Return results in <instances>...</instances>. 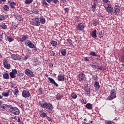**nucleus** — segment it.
Segmentation results:
<instances>
[{
  "label": "nucleus",
  "instance_id": "16",
  "mask_svg": "<svg viewBox=\"0 0 124 124\" xmlns=\"http://www.w3.org/2000/svg\"><path fill=\"white\" fill-rule=\"evenodd\" d=\"M39 21H40V24H42V25L45 24L46 22V20L45 19V18L43 17V16L39 17Z\"/></svg>",
  "mask_w": 124,
  "mask_h": 124
},
{
  "label": "nucleus",
  "instance_id": "20",
  "mask_svg": "<svg viewBox=\"0 0 124 124\" xmlns=\"http://www.w3.org/2000/svg\"><path fill=\"white\" fill-rule=\"evenodd\" d=\"M9 93H10V91H8L7 93L3 92L2 93V95L5 97H7L9 96Z\"/></svg>",
  "mask_w": 124,
  "mask_h": 124
},
{
  "label": "nucleus",
  "instance_id": "41",
  "mask_svg": "<svg viewBox=\"0 0 124 124\" xmlns=\"http://www.w3.org/2000/svg\"><path fill=\"white\" fill-rule=\"evenodd\" d=\"M2 39H3V33H0V42L2 41Z\"/></svg>",
  "mask_w": 124,
  "mask_h": 124
},
{
  "label": "nucleus",
  "instance_id": "62",
  "mask_svg": "<svg viewBox=\"0 0 124 124\" xmlns=\"http://www.w3.org/2000/svg\"><path fill=\"white\" fill-rule=\"evenodd\" d=\"M19 56H17V59L16 60L20 61L22 58L21 57H18Z\"/></svg>",
  "mask_w": 124,
  "mask_h": 124
},
{
  "label": "nucleus",
  "instance_id": "61",
  "mask_svg": "<svg viewBox=\"0 0 124 124\" xmlns=\"http://www.w3.org/2000/svg\"><path fill=\"white\" fill-rule=\"evenodd\" d=\"M17 122L18 123H21V121H20V118L19 117H17Z\"/></svg>",
  "mask_w": 124,
  "mask_h": 124
},
{
  "label": "nucleus",
  "instance_id": "56",
  "mask_svg": "<svg viewBox=\"0 0 124 124\" xmlns=\"http://www.w3.org/2000/svg\"><path fill=\"white\" fill-rule=\"evenodd\" d=\"M11 88H12V89H16V88H17V87H15V84H12L11 85Z\"/></svg>",
  "mask_w": 124,
  "mask_h": 124
},
{
  "label": "nucleus",
  "instance_id": "27",
  "mask_svg": "<svg viewBox=\"0 0 124 124\" xmlns=\"http://www.w3.org/2000/svg\"><path fill=\"white\" fill-rule=\"evenodd\" d=\"M3 78L4 79H9V75L7 73H4L3 75Z\"/></svg>",
  "mask_w": 124,
  "mask_h": 124
},
{
  "label": "nucleus",
  "instance_id": "50",
  "mask_svg": "<svg viewBox=\"0 0 124 124\" xmlns=\"http://www.w3.org/2000/svg\"><path fill=\"white\" fill-rule=\"evenodd\" d=\"M97 69H99L100 70H103V67L102 66H98V68H97Z\"/></svg>",
  "mask_w": 124,
  "mask_h": 124
},
{
  "label": "nucleus",
  "instance_id": "38",
  "mask_svg": "<svg viewBox=\"0 0 124 124\" xmlns=\"http://www.w3.org/2000/svg\"><path fill=\"white\" fill-rule=\"evenodd\" d=\"M5 17L3 15L0 16V22H1V21H3L4 20Z\"/></svg>",
  "mask_w": 124,
  "mask_h": 124
},
{
  "label": "nucleus",
  "instance_id": "21",
  "mask_svg": "<svg viewBox=\"0 0 124 124\" xmlns=\"http://www.w3.org/2000/svg\"><path fill=\"white\" fill-rule=\"evenodd\" d=\"M91 35L93 38H96V30H94L92 31Z\"/></svg>",
  "mask_w": 124,
  "mask_h": 124
},
{
  "label": "nucleus",
  "instance_id": "36",
  "mask_svg": "<svg viewBox=\"0 0 124 124\" xmlns=\"http://www.w3.org/2000/svg\"><path fill=\"white\" fill-rule=\"evenodd\" d=\"M93 26H97L98 25V21L97 20H93Z\"/></svg>",
  "mask_w": 124,
  "mask_h": 124
},
{
  "label": "nucleus",
  "instance_id": "14",
  "mask_svg": "<svg viewBox=\"0 0 124 124\" xmlns=\"http://www.w3.org/2000/svg\"><path fill=\"white\" fill-rule=\"evenodd\" d=\"M106 11L110 14H112V13H113V7H112V6L109 5L106 8Z\"/></svg>",
  "mask_w": 124,
  "mask_h": 124
},
{
  "label": "nucleus",
  "instance_id": "1",
  "mask_svg": "<svg viewBox=\"0 0 124 124\" xmlns=\"http://www.w3.org/2000/svg\"><path fill=\"white\" fill-rule=\"evenodd\" d=\"M39 105L42 108H46V111H47V112H48L49 113L53 112L54 107L51 103L42 101L39 103Z\"/></svg>",
  "mask_w": 124,
  "mask_h": 124
},
{
  "label": "nucleus",
  "instance_id": "30",
  "mask_svg": "<svg viewBox=\"0 0 124 124\" xmlns=\"http://www.w3.org/2000/svg\"><path fill=\"white\" fill-rule=\"evenodd\" d=\"M3 9L4 11H8L9 10V7L7 5H5L3 6Z\"/></svg>",
  "mask_w": 124,
  "mask_h": 124
},
{
  "label": "nucleus",
  "instance_id": "37",
  "mask_svg": "<svg viewBox=\"0 0 124 124\" xmlns=\"http://www.w3.org/2000/svg\"><path fill=\"white\" fill-rule=\"evenodd\" d=\"M67 42H68V44H69V45H72V44H73L72 41L71 39H67Z\"/></svg>",
  "mask_w": 124,
  "mask_h": 124
},
{
  "label": "nucleus",
  "instance_id": "45",
  "mask_svg": "<svg viewBox=\"0 0 124 124\" xmlns=\"http://www.w3.org/2000/svg\"><path fill=\"white\" fill-rule=\"evenodd\" d=\"M12 73H13L14 74H17V70L16 69H14V70H12Z\"/></svg>",
  "mask_w": 124,
  "mask_h": 124
},
{
  "label": "nucleus",
  "instance_id": "3",
  "mask_svg": "<svg viewBox=\"0 0 124 124\" xmlns=\"http://www.w3.org/2000/svg\"><path fill=\"white\" fill-rule=\"evenodd\" d=\"M33 21H31L30 24L32 26H36V27H39L40 26V22L39 21V17H35L32 19Z\"/></svg>",
  "mask_w": 124,
  "mask_h": 124
},
{
  "label": "nucleus",
  "instance_id": "9",
  "mask_svg": "<svg viewBox=\"0 0 124 124\" xmlns=\"http://www.w3.org/2000/svg\"><path fill=\"white\" fill-rule=\"evenodd\" d=\"M76 29L77 30H78V31H83L84 30H85V26H84V24L83 23L78 24L76 27Z\"/></svg>",
  "mask_w": 124,
  "mask_h": 124
},
{
  "label": "nucleus",
  "instance_id": "63",
  "mask_svg": "<svg viewBox=\"0 0 124 124\" xmlns=\"http://www.w3.org/2000/svg\"><path fill=\"white\" fill-rule=\"evenodd\" d=\"M33 48L34 49V51H37V48H36V47H35V46H34Z\"/></svg>",
  "mask_w": 124,
  "mask_h": 124
},
{
  "label": "nucleus",
  "instance_id": "19",
  "mask_svg": "<svg viewBox=\"0 0 124 124\" xmlns=\"http://www.w3.org/2000/svg\"><path fill=\"white\" fill-rule=\"evenodd\" d=\"M18 55H15V54H12L11 58L12 59V60H14L15 61H16L18 60Z\"/></svg>",
  "mask_w": 124,
  "mask_h": 124
},
{
  "label": "nucleus",
  "instance_id": "10",
  "mask_svg": "<svg viewBox=\"0 0 124 124\" xmlns=\"http://www.w3.org/2000/svg\"><path fill=\"white\" fill-rule=\"evenodd\" d=\"M24 72L26 75H30L31 77H34V74L30 69H26Z\"/></svg>",
  "mask_w": 124,
  "mask_h": 124
},
{
  "label": "nucleus",
  "instance_id": "54",
  "mask_svg": "<svg viewBox=\"0 0 124 124\" xmlns=\"http://www.w3.org/2000/svg\"><path fill=\"white\" fill-rule=\"evenodd\" d=\"M105 124H112L111 122L107 121L105 122Z\"/></svg>",
  "mask_w": 124,
  "mask_h": 124
},
{
  "label": "nucleus",
  "instance_id": "60",
  "mask_svg": "<svg viewBox=\"0 0 124 124\" xmlns=\"http://www.w3.org/2000/svg\"><path fill=\"white\" fill-rule=\"evenodd\" d=\"M28 59H29V57L26 56L24 58L23 60L24 61H26V60H28Z\"/></svg>",
  "mask_w": 124,
  "mask_h": 124
},
{
  "label": "nucleus",
  "instance_id": "33",
  "mask_svg": "<svg viewBox=\"0 0 124 124\" xmlns=\"http://www.w3.org/2000/svg\"><path fill=\"white\" fill-rule=\"evenodd\" d=\"M0 28H1L3 30H6L7 26L5 24H2L0 26Z\"/></svg>",
  "mask_w": 124,
  "mask_h": 124
},
{
  "label": "nucleus",
  "instance_id": "40",
  "mask_svg": "<svg viewBox=\"0 0 124 124\" xmlns=\"http://www.w3.org/2000/svg\"><path fill=\"white\" fill-rule=\"evenodd\" d=\"M10 76L11 78H15V75L12 72L10 73Z\"/></svg>",
  "mask_w": 124,
  "mask_h": 124
},
{
  "label": "nucleus",
  "instance_id": "52",
  "mask_svg": "<svg viewBox=\"0 0 124 124\" xmlns=\"http://www.w3.org/2000/svg\"><path fill=\"white\" fill-rule=\"evenodd\" d=\"M17 17H16V18L17 20H19V21H21V20H22V17H21V16H17Z\"/></svg>",
  "mask_w": 124,
  "mask_h": 124
},
{
  "label": "nucleus",
  "instance_id": "5",
  "mask_svg": "<svg viewBox=\"0 0 124 124\" xmlns=\"http://www.w3.org/2000/svg\"><path fill=\"white\" fill-rule=\"evenodd\" d=\"M120 10L121 8H120V6H115L113 10V13H114V15H116V16H118V15H120Z\"/></svg>",
  "mask_w": 124,
  "mask_h": 124
},
{
  "label": "nucleus",
  "instance_id": "44",
  "mask_svg": "<svg viewBox=\"0 0 124 124\" xmlns=\"http://www.w3.org/2000/svg\"><path fill=\"white\" fill-rule=\"evenodd\" d=\"M49 54L50 56H52V57H54V56L56 55V53L54 51H50Z\"/></svg>",
  "mask_w": 124,
  "mask_h": 124
},
{
  "label": "nucleus",
  "instance_id": "15",
  "mask_svg": "<svg viewBox=\"0 0 124 124\" xmlns=\"http://www.w3.org/2000/svg\"><path fill=\"white\" fill-rule=\"evenodd\" d=\"M57 80L59 82H61V81L63 82V81H64L65 80L64 76L62 75H59L58 77Z\"/></svg>",
  "mask_w": 124,
  "mask_h": 124
},
{
  "label": "nucleus",
  "instance_id": "32",
  "mask_svg": "<svg viewBox=\"0 0 124 124\" xmlns=\"http://www.w3.org/2000/svg\"><path fill=\"white\" fill-rule=\"evenodd\" d=\"M61 54L62 56H66V50H65V49H62V50H61Z\"/></svg>",
  "mask_w": 124,
  "mask_h": 124
},
{
  "label": "nucleus",
  "instance_id": "48",
  "mask_svg": "<svg viewBox=\"0 0 124 124\" xmlns=\"http://www.w3.org/2000/svg\"><path fill=\"white\" fill-rule=\"evenodd\" d=\"M92 8H93V9H95V8H96V3L93 4V5H92Z\"/></svg>",
  "mask_w": 124,
  "mask_h": 124
},
{
  "label": "nucleus",
  "instance_id": "42",
  "mask_svg": "<svg viewBox=\"0 0 124 124\" xmlns=\"http://www.w3.org/2000/svg\"><path fill=\"white\" fill-rule=\"evenodd\" d=\"M92 78L94 81H96V80H98V78H97V76H93Z\"/></svg>",
  "mask_w": 124,
  "mask_h": 124
},
{
  "label": "nucleus",
  "instance_id": "22",
  "mask_svg": "<svg viewBox=\"0 0 124 124\" xmlns=\"http://www.w3.org/2000/svg\"><path fill=\"white\" fill-rule=\"evenodd\" d=\"M50 44H51L52 46L53 47H56L57 46V44H58V43L56 41H50Z\"/></svg>",
  "mask_w": 124,
  "mask_h": 124
},
{
  "label": "nucleus",
  "instance_id": "55",
  "mask_svg": "<svg viewBox=\"0 0 124 124\" xmlns=\"http://www.w3.org/2000/svg\"><path fill=\"white\" fill-rule=\"evenodd\" d=\"M64 11H65V12H68V11L69 10V9H68V8H65L64 9Z\"/></svg>",
  "mask_w": 124,
  "mask_h": 124
},
{
  "label": "nucleus",
  "instance_id": "51",
  "mask_svg": "<svg viewBox=\"0 0 124 124\" xmlns=\"http://www.w3.org/2000/svg\"><path fill=\"white\" fill-rule=\"evenodd\" d=\"M84 61H85V62H89V57H85L84 58Z\"/></svg>",
  "mask_w": 124,
  "mask_h": 124
},
{
  "label": "nucleus",
  "instance_id": "25",
  "mask_svg": "<svg viewBox=\"0 0 124 124\" xmlns=\"http://www.w3.org/2000/svg\"><path fill=\"white\" fill-rule=\"evenodd\" d=\"M71 97H72L73 99H76V98H77V95L75 94V93H73L71 94Z\"/></svg>",
  "mask_w": 124,
  "mask_h": 124
},
{
  "label": "nucleus",
  "instance_id": "59",
  "mask_svg": "<svg viewBox=\"0 0 124 124\" xmlns=\"http://www.w3.org/2000/svg\"><path fill=\"white\" fill-rule=\"evenodd\" d=\"M103 1L104 2H105L106 3H107V2H108V1H109V0H103Z\"/></svg>",
  "mask_w": 124,
  "mask_h": 124
},
{
  "label": "nucleus",
  "instance_id": "6",
  "mask_svg": "<svg viewBox=\"0 0 124 124\" xmlns=\"http://www.w3.org/2000/svg\"><path fill=\"white\" fill-rule=\"evenodd\" d=\"M25 45L26 46H28L29 48H31V49H32L34 48V44L33 43H31L30 41L27 40L25 42Z\"/></svg>",
  "mask_w": 124,
  "mask_h": 124
},
{
  "label": "nucleus",
  "instance_id": "11",
  "mask_svg": "<svg viewBox=\"0 0 124 124\" xmlns=\"http://www.w3.org/2000/svg\"><path fill=\"white\" fill-rule=\"evenodd\" d=\"M48 79L49 80L50 84H52V85H54L55 87H59V84L55 81V80L53 79L52 78H48Z\"/></svg>",
  "mask_w": 124,
  "mask_h": 124
},
{
  "label": "nucleus",
  "instance_id": "57",
  "mask_svg": "<svg viewBox=\"0 0 124 124\" xmlns=\"http://www.w3.org/2000/svg\"><path fill=\"white\" fill-rule=\"evenodd\" d=\"M46 1H47V2H48V3H50V2H52V1H53V0H46Z\"/></svg>",
  "mask_w": 124,
  "mask_h": 124
},
{
  "label": "nucleus",
  "instance_id": "26",
  "mask_svg": "<svg viewBox=\"0 0 124 124\" xmlns=\"http://www.w3.org/2000/svg\"><path fill=\"white\" fill-rule=\"evenodd\" d=\"M10 6L11 8H15V6L16 5V3L14 2H9Z\"/></svg>",
  "mask_w": 124,
  "mask_h": 124
},
{
  "label": "nucleus",
  "instance_id": "35",
  "mask_svg": "<svg viewBox=\"0 0 124 124\" xmlns=\"http://www.w3.org/2000/svg\"><path fill=\"white\" fill-rule=\"evenodd\" d=\"M7 39L8 40L9 42H12V41H13V40H14V39H13V38H12V37H10L9 36L7 37Z\"/></svg>",
  "mask_w": 124,
  "mask_h": 124
},
{
  "label": "nucleus",
  "instance_id": "39",
  "mask_svg": "<svg viewBox=\"0 0 124 124\" xmlns=\"http://www.w3.org/2000/svg\"><path fill=\"white\" fill-rule=\"evenodd\" d=\"M103 36H104V34H103V33H102V31H100L99 32V38H101V37H103Z\"/></svg>",
  "mask_w": 124,
  "mask_h": 124
},
{
  "label": "nucleus",
  "instance_id": "7",
  "mask_svg": "<svg viewBox=\"0 0 124 124\" xmlns=\"http://www.w3.org/2000/svg\"><path fill=\"white\" fill-rule=\"evenodd\" d=\"M78 79L80 82H84V80L86 79V76L83 73L79 74L78 75Z\"/></svg>",
  "mask_w": 124,
  "mask_h": 124
},
{
  "label": "nucleus",
  "instance_id": "17",
  "mask_svg": "<svg viewBox=\"0 0 124 124\" xmlns=\"http://www.w3.org/2000/svg\"><path fill=\"white\" fill-rule=\"evenodd\" d=\"M40 115L42 118H45V117H47V113L41 111L40 112Z\"/></svg>",
  "mask_w": 124,
  "mask_h": 124
},
{
  "label": "nucleus",
  "instance_id": "4",
  "mask_svg": "<svg viewBox=\"0 0 124 124\" xmlns=\"http://www.w3.org/2000/svg\"><path fill=\"white\" fill-rule=\"evenodd\" d=\"M9 111L14 115H19V114H20V110L19 109H18V108L15 107L10 108Z\"/></svg>",
  "mask_w": 124,
  "mask_h": 124
},
{
  "label": "nucleus",
  "instance_id": "8",
  "mask_svg": "<svg viewBox=\"0 0 124 124\" xmlns=\"http://www.w3.org/2000/svg\"><path fill=\"white\" fill-rule=\"evenodd\" d=\"M22 96L23 97H25V98L27 97H30V96H31V93L29 91L24 90L22 92Z\"/></svg>",
  "mask_w": 124,
  "mask_h": 124
},
{
  "label": "nucleus",
  "instance_id": "13",
  "mask_svg": "<svg viewBox=\"0 0 124 124\" xmlns=\"http://www.w3.org/2000/svg\"><path fill=\"white\" fill-rule=\"evenodd\" d=\"M3 64L5 68H6L7 69H9L10 68V64L7 63V60H4Z\"/></svg>",
  "mask_w": 124,
  "mask_h": 124
},
{
  "label": "nucleus",
  "instance_id": "2",
  "mask_svg": "<svg viewBox=\"0 0 124 124\" xmlns=\"http://www.w3.org/2000/svg\"><path fill=\"white\" fill-rule=\"evenodd\" d=\"M110 95L108 97V100H113L114 98H116V97H117V93L116 92L115 89H112L110 91Z\"/></svg>",
  "mask_w": 124,
  "mask_h": 124
},
{
  "label": "nucleus",
  "instance_id": "53",
  "mask_svg": "<svg viewBox=\"0 0 124 124\" xmlns=\"http://www.w3.org/2000/svg\"><path fill=\"white\" fill-rule=\"evenodd\" d=\"M52 1H53L54 3L57 4V3H58L59 2V0H53Z\"/></svg>",
  "mask_w": 124,
  "mask_h": 124
},
{
  "label": "nucleus",
  "instance_id": "29",
  "mask_svg": "<svg viewBox=\"0 0 124 124\" xmlns=\"http://www.w3.org/2000/svg\"><path fill=\"white\" fill-rule=\"evenodd\" d=\"M89 55H90V56H93V57L97 56V55L96 54V53H95V52H93V51L90 52Z\"/></svg>",
  "mask_w": 124,
  "mask_h": 124
},
{
  "label": "nucleus",
  "instance_id": "46",
  "mask_svg": "<svg viewBox=\"0 0 124 124\" xmlns=\"http://www.w3.org/2000/svg\"><path fill=\"white\" fill-rule=\"evenodd\" d=\"M13 27H17L18 26V24L16 22H14L12 23Z\"/></svg>",
  "mask_w": 124,
  "mask_h": 124
},
{
  "label": "nucleus",
  "instance_id": "24",
  "mask_svg": "<svg viewBox=\"0 0 124 124\" xmlns=\"http://www.w3.org/2000/svg\"><path fill=\"white\" fill-rule=\"evenodd\" d=\"M5 108H6V107L4 105H2L0 107V111L1 112H4V111H5Z\"/></svg>",
  "mask_w": 124,
  "mask_h": 124
},
{
  "label": "nucleus",
  "instance_id": "23",
  "mask_svg": "<svg viewBox=\"0 0 124 124\" xmlns=\"http://www.w3.org/2000/svg\"><path fill=\"white\" fill-rule=\"evenodd\" d=\"M94 86L95 88V89H99L100 88V85H99V83L97 81L95 82Z\"/></svg>",
  "mask_w": 124,
  "mask_h": 124
},
{
  "label": "nucleus",
  "instance_id": "47",
  "mask_svg": "<svg viewBox=\"0 0 124 124\" xmlns=\"http://www.w3.org/2000/svg\"><path fill=\"white\" fill-rule=\"evenodd\" d=\"M61 98H62V96L59 94L57 95L56 99H57L58 100H60V99H61Z\"/></svg>",
  "mask_w": 124,
  "mask_h": 124
},
{
  "label": "nucleus",
  "instance_id": "28",
  "mask_svg": "<svg viewBox=\"0 0 124 124\" xmlns=\"http://www.w3.org/2000/svg\"><path fill=\"white\" fill-rule=\"evenodd\" d=\"M13 93L15 95H17L18 93H19V90H18L17 87L15 89V91H14Z\"/></svg>",
  "mask_w": 124,
  "mask_h": 124
},
{
  "label": "nucleus",
  "instance_id": "12",
  "mask_svg": "<svg viewBox=\"0 0 124 124\" xmlns=\"http://www.w3.org/2000/svg\"><path fill=\"white\" fill-rule=\"evenodd\" d=\"M29 39V35H22V37L20 38V41L21 42H25L26 40H28Z\"/></svg>",
  "mask_w": 124,
  "mask_h": 124
},
{
  "label": "nucleus",
  "instance_id": "34",
  "mask_svg": "<svg viewBox=\"0 0 124 124\" xmlns=\"http://www.w3.org/2000/svg\"><path fill=\"white\" fill-rule=\"evenodd\" d=\"M42 3L44 4V5H45L47 7V6H49V4L46 2V0H43Z\"/></svg>",
  "mask_w": 124,
  "mask_h": 124
},
{
  "label": "nucleus",
  "instance_id": "18",
  "mask_svg": "<svg viewBox=\"0 0 124 124\" xmlns=\"http://www.w3.org/2000/svg\"><path fill=\"white\" fill-rule=\"evenodd\" d=\"M86 108H87L89 110H92L93 109V105L91 103H88L86 105Z\"/></svg>",
  "mask_w": 124,
  "mask_h": 124
},
{
  "label": "nucleus",
  "instance_id": "43",
  "mask_svg": "<svg viewBox=\"0 0 124 124\" xmlns=\"http://www.w3.org/2000/svg\"><path fill=\"white\" fill-rule=\"evenodd\" d=\"M81 103L82 104H87V100H84V99H82L81 101Z\"/></svg>",
  "mask_w": 124,
  "mask_h": 124
},
{
  "label": "nucleus",
  "instance_id": "49",
  "mask_svg": "<svg viewBox=\"0 0 124 124\" xmlns=\"http://www.w3.org/2000/svg\"><path fill=\"white\" fill-rule=\"evenodd\" d=\"M46 119L48 121V122H52V118L48 116H46Z\"/></svg>",
  "mask_w": 124,
  "mask_h": 124
},
{
  "label": "nucleus",
  "instance_id": "64",
  "mask_svg": "<svg viewBox=\"0 0 124 124\" xmlns=\"http://www.w3.org/2000/svg\"><path fill=\"white\" fill-rule=\"evenodd\" d=\"M53 65H54V64L53 63H50V66L51 67H53Z\"/></svg>",
  "mask_w": 124,
  "mask_h": 124
},
{
  "label": "nucleus",
  "instance_id": "58",
  "mask_svg": "<svg viewBox=\"0 0 124 124\" xmlns=\"http://www.w3.org/2000/svg\"><path fill=\"white\" fill-rule=\"evenodd\" d=\"M34 14H37V15H38V14H39V11H35V12H34Z\"/></svg>",
  "mask_w": 124,
  "mask_h": 124
},
{
  "label": "nucleus",
  "instance_id": "31",
  "mask_svg": "<svg viewBox=\"0 0 124 124\" xmlns=\"http://www.w3.org/2000/svg\"><path fill=\"white\" fill-rule=\"evenodd\" d=\"M33 1V0H25V3L26 4H30V3H31Z\"/></svg>",
  "mask_w": 124,
  "mask_h": 124
}]
</instances>
